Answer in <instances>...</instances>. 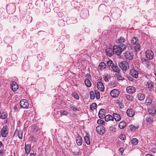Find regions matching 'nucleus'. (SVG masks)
Here are the masks:
<instances>
[{
	"mask_svg": "<svg viewBox=\"0 0 156 156\" xmlns=\"http://www.w3.org/2000/svg\"><path fill=\"white\" fill-rule=\"evenodd\" d=\"M60 113L61 115H69V112H68L61 110L60 111Z\"/></svg>",
	"mask_w": 156,
	"mask_h": 156,
	"instance_id": "nucleus-37",
	"label": "nucleus"
},
{
	"mask_svg": "<svg viewBox=\"0 0 156 156\" xmlns=\"http://www.w3.org/2000/svg\"><path fill=\"white\" fill-rule=\"evenodd\" d=\"M138 41V40L136 37H134L131 39V43L133 45L137 44Z\"/></svg>",
	"mask_w": 156,
	"mask_h": 156,
	"instance_id": "nucleus-25",
	"label": "nucleus"
},
{
	"mask_svg": "<svg viewBox=\"0 0 156 156\" xmlns=\"http://www.w3.org/2000/svg\"><path fill=\"white\" fill-rule=\"evenodd\" d=\"M97 123L99 124L104 125L105 123V121L102 119H99L97 121Z\"/></svg>",
	"mask_w": 156,
	"mask_h": 156,
	"instance_id": "nucleus-45",
	"label": "nucleus"
},
{
	"mask_svg": "<svg viewBox=\"0 0 156 156\" xmlns=\"http://www.w3.org/2000/svg\"><path fill=\"white\" fill-rule=\"evenodd\" d=\"M119 66L122 70L126 71L129 67V64L126 61H123L119 63Z\"/></svg>",
	"mask_w": 156,
	"mask_h": 156,
	"instance_id": "nucleus-1",
	"label": "nucleus"
},
{
	"mask_svg": "<svg viewBox=\"0 0 156 156\" xmlns=\"http://www.w3.org/2000/svg\"><path fill=\"white\" fill-rule=\"evenodd\" d=\"M130 72L131 75L133 77L135 78L138 77V73L135 69H131Z\"/></svg>",
	"mask_w": 156,
	"mask_h": 156,
	"instance_id": "nucleus-11",
	"label": "nucleus"
},
{
	"mask_svg": "<svg viewBox=\"0 0 156 156\" xmlns=\"http://www.w3.org/2000/svg\"><path fill=\"white\" fill-rule=\"evenodd\" d=\"M126 98L128 100L132 101L133 99V97L129 94H127L126 95Z\"/></svg>",
	"mask_w": 156,
	"mask_h": 156,
	"instance_id": "nucleus-36",
	"label": "nucleus"
},
{
	"mask_svg": "<svg viewBox=\"0 0 156 156\" xmlns=\"http://www.w3.org/2000/svg\"><path fill=\"white\" fill-rule=\"evenodd\" d=\"M9 132L8 127L6 126L3 127L1 130V135L3 137H6L8 134Z\"/></svg>",
	"mask_w": 156,
	"mask_h": 156,
	"instance_id": "nucleus-3",
	"label": "nucleus"
},
{
	"mask_svg": "<svg viewBox=\"0 0 156 156\" xmlns=\"http://www.w3.org/2000/svg\"><path fill=\"white\" fill-rule=\"evenodd\" d=\"M151 151L154 153H156V148H152L151 149Z\"/></svg>",
	"mask_w": 156,
	"mask_h": 156,
	"instance_id": "nucleus-51",
	"label": "nucleus"
},
{
	"mask_svg": "<svg viewBox=\"0 0 156 156\" xmlns=\"http://www.w3.org/2000/svg\"><path fill=\"white\" fill-rule=\"evenodd\" d=\"M105 51L107 55L110 57L112 56L114 53L113 49L112 50L110 48H107L106 49Z\"/></svg>",
	"mask_w": 156,
	"mask_h": 156,
	"instance_id": "nucleus-14",
	"label": "nucleus"
},
{
	"mask_svg": "<svg viewBox=\"0 0 156 156\" xmlns=\"http://www.w3.org/2000/svg\"><path fill=\"white\" fill-rule=\"evenodd\" d=\"M155 145L156 146V143H155Z\"/></svg>",
	"mask_w": 156,
	"mask_h": 156,
	"instance_id": "nucleus-62",
	"label": "nucleus"
},
{
	"mask_svg": "<svg viewBox=\"0 0 156 156\" xmlns=\"http://www.w3.org/2000/svg\"><path fill=\"white\" fill-rule=\"evenodd\" d=\"M20 105L22 108H27L29 106V103L26 100L23 99L20 101Z\"/></svg>",
	"mask_w": 156,
	"mask_h": 156,
	"instance_id": "nucleus-2",
	"label": "nucleus"
},
{
	"mask_svg": "<svg viewBox=\"0 0 156 156\" xmlns=\"http://www.w3.org/2000/svg\"><path fill=\"white\" fill-rule=\"evenodd\" d=\"M139 127V126L137 125V126H135L133 125H131L129 126V129L131 130H133L134 129H138Z\"/></svg>",
	"mask_w": 156,
	"mask_h": 156,
	"instance_id": "nucleus-31",
	"label": "nucleus"
},
{
	"mask_svg": "<svg viewBox=\"0 0 156 156\" xmlns=\"http://www.w3.org/2000/svg\"><path fill=\"white\" fill-rule=\"evenodd\" d=\"M15 153H14L13 154H11L10 156H15Z\"/></svg>",
	"mask_w": 156,
	"mask_h": 156,
	"instance_id": "nucleus-59",
	"label": "nucleus"
},
{
	"mask_svg": "<svg viewBox=\"0 0 156 156\" xmlns=\"http://www.w3.org/2000/svg\"><path fill=\"white\" fill-rule=\"evenodd\" d=\"M25 149L26 153L29 154L30 152V145L29 144H25Z\"/></svg>",
	"mask_w": 156,
	"mask_h": 156,
	"instance_id": "nucleus-22",
	"label": "nucleus"
},
{
	"mask_svg": "<svg viewBox=\"0 0 156 156\" xmlns=\"http://www.w3.org/2000/svg\"><path fill=\"white\" fill-rule=\"evenodd\" d=\"M146 156H153V155L151 154H146Z\"/></svg>",
	"mask_w": 156,
	"mask_h": 156,
	"instance_id": "nucleus-54",
	"label": "nucleus"
},
{
	"mask_svg": "<svg viewBox=\"0 0 156 156\" xmlns=\"http://www.w3.org/2000/svg\"><path fill=\"white\" fill-rule=\"evenodd\" d=\"M2 145V143L1 141H0V148L1 147Z\"/></svg>",
	"mask_w": 156,
	"mask_h": 156,
	"instance_id": "nucleus-55",
	"label": "nucleus"
},
{
	"mask_svg": "<svg viewBox=\"0 0 156 156\" xmlns=\"http://www.w3.org/2000/svg\"><path fill=\"white\" fill-rule=\"evenodd\" d=\"M152 102V99L150 97H148L146 100V103L147 105H150Z\"/></svg>",
	"mask_w": 156,
	"mask_h": 156,
	"instance_id": "nucleus-27",
	"label": "nucleus"
},
{
	"mask_svg": "<svg viewBox=\"0 0 156 156\" xmlns=\"http://www.w3.org/2000/svg\"><path fill=\"white\" fill-rule=\"evenodd\" d=\"M132 78H131V77H129L128 78V79H129V80H131V81H132Z\"/></svg>",
	"mask_w": 156,
	"mask_h": 156,
	"instance_id": "nucleus-56",
	"label": "nucleus"
},
{
	"mask_svg": "<svg viewBox=\"0 0 156 156\" xmlns=\"http://www.w3.org/2000/svg\"><path fill=\"white\" fill-rule=\"evenodd\" d=\"M138 140L136 138H133L131 140V143L134 145H136L138 143Z\"/></svg>",
	"mask_w": 156,
	"mask_h": 156,
	"instance_id": "nucleus-35",
	"label": "nucleus"
},
{
	"mask_svg": "<svg viewBox=\"0 0 156 156\" xmlns=\"http://www.w3.org/2000/svg\"><path fill=\"white\" fill-rule=\"evenodd\" d=\"M32 129L33 132H36L38 130V128L36 126H33Z\"/></svg>",
	"mask_w": 156,
	"mask_h": 156,
	"instance_id": "nucleus-48",
	"label": "nucleus"
},
{
	"mask_svg": "<svg viewBox=\"0 0 156 156\" xmlns=\"http://www.w3.org/2000/svg\"><path fill=\"white\" fill-rule=\"evenodd\" d=\"M147 122L150 123H151L153 122V119L151 117H148L146 119Z\"/></svg>",
	"mask_w": 156,
	"mask_h": 156,
	"instance_id": "nucleus-29",
	"label": "nucleus"
},
{
	"mask_svg": "<svg viewBox=\"0 0 156 156\" xmlns=\"http://www.w3.org/2000/svg\"><path fill=\"white\" fill-rule=\"evenodd\" d=\"M86 76L88 77H89V76H90V74H86Z\"/></svg>",
	"mask_w": 156,
	"mask_h": 156,
	"instance_id": "nucleus-58",
	"label": "nucleus"
},
{
	"mask_svg": "<svg viewBox=\"0 0 156 156\" xmlns=\"http://www.w3.org/2000/svg\"><path fill=\"white\" fill-rule=\"evenodd\" d=\"M17 132V130H16L15 131V133H16Z\"/></svg>",
	"mask_w": 156,
	"mask_h": 156,
	"instance_id": "nucleus-61",
	"label": "nucleus"
},
{
	"mask_svg": "<svg viewBox=\"0 0 156 156\" xmlns=\"http://www.w3.org/2000/svg\"><path fill=\"white\" fill-rule=\"evenodd\" d=\"M137 98L139 100H143L145 98V95L144 94L139 93L137 95Z\"/></svg>",
	"mask_w": 156,
	"mask_h": 156,
	"instance_id": "nucleus-23",
	"label": "nucleus"
},
{
	"mask_svg": "<svg viewBox=\"0 0 156 156\" xmlns=\"http://www.w3.org/2000/svg\"><path fill=\"white\" fill-rule=\"evenodd\" d=\"M95 92L96 95V98L97 99H99L100 97L99 92L97 90H95Z\"/></svg>",
	"mask_w": 156,
	"mask_h": 156,
	"instance_id": "nucleus-44",
	"label": "nucleus"
},
{
	"mask_svg": "<svg viewBox=\"0 0 156 156\" xmlns=\"http://www.w3.org/2000/svg\"><path fill=\"white\" fill-rule=\"evenodd\" d=\"M124 56L127 60H131L133 59V55L132 52L128 51L125 53Z\"/></svg>",
	"mask_w": 156,
	"mask_h": 156,
	"instance_id": "nucleus-7",
	"label": "nucleus"
},
{
	"mask_svg": "<svg viewBox=\"0 0 156 156\" xmlns=\"http://www.w3.org/2000/svg\"><path fill=\"white\" fill-rule=\"evenodd\" d=\"M155 76L156 77V71L154 73Z\"/></svg>",
	"mask_w": 156,
	"mask_h": 156,
	"instance_id": "nucleus-60",
	"label": "nucleus"
},
{
	"mask_svg": "<svg viewBox=\"0 0 156 156\" xmlns=\"http://www.w3.org/2000/svg\"><path fill=\"white\" fill-rule=\"evenodd\" d=\"M1 114V112H0V114Z\"/></svg>",
	"mask_w": 156,
	"mask_h": 156,
	"instance_id": "nucleus-63",
	"label": "nucleus"
},
{
	"mask_svg": "<svg viewBox=\"0 0 156 156\" xmlns=\"http://www.w3.org/2000/svg\"><path fill=\"white\" fill-rule=\"evenodd\" d=\"M142 62L144 64L146 63V62H147L148 61L146 59H142Z\"/></svg>",
	"mask_w": 156,
	"mask_h": 156,
	"instance_id": "nucleus-52",
	"label": "nucleus"
},
{
	"mask_svg": "<svg viewBox=\"0 0 156 156\" xmlns=\"http://www.w3.org/2000/svg\"><path fill=\"white\" fill-rule=\"evenodd\" d=\"M105 110L103 109H101L99 112L98 116L100 118L103 119L105 117Z\"/></svg>",
	"mask_w": 156,
	"mask_h": 156,
	"instance_id": "nucleus-15",
	"label": "nucleus"
},
{
	"mask_svg": "<svg viewBox=\"0 0 156 156\" xmlns=\"http://www.w3.org/2000/svg\"><path fill=\"white\" fill-rule=\"evenodd\" d=\"M84 82L85 85L88 87H90L91 86V83L90 80L87 79H86L85 80Z\"/></svg>",
	"mask_w": 156,
	"mask_h": 156,
	"instance_id": "nucleus-28",
	"label": "nucleus"
},
{
	"mask_svg": "<svg viewBox=\"0 0 156 156\" xmlns=\"http://www.w3.org/2000/svg\"><path fill=\"white\" fill-rule=\"evenodd\" d=\"M74 98L77 100H79V96L78 94L76 93H74L73 94Z\"/></svg>",
	"mask_w": 156,
	"mask_h": 156,
	"instance_id": "nucleus-43",
	"label": "nucleus"
},
{
	"mask_svg": "<svg viewBox=\"0 0 156 156\" xmlns=\"http://www.w3.org/2000/svg\"><path fill=\"white\" fill-rule=\"evenodd\" d=\"M119 151L121 152V153H123V151H124V149L123 148H120L119 149Z\"/></svg>",
	"mask_w": 156,
	"mask_h": 156,
	"instance_id": "nucleus-53",
	"label": "nucleus"
},
{
	"mask_svg": "<svg viewBox=\"0 0 156 156\" xmlns=\"http://www.w3.org/2000/svg\"><path fill=\"white\" fill-rule=\"evenodd\" d=\"M30 156H35L34 154L33 153H31L30 154Z\"/></svg>",
	"mask_w": 156,
	"mask_h": 156,
	"instance_id": "nucleus-57",
	"label": "nucleus"
},
{
	"mask_svg": "<svg viewBox=\"0 0 156 156\" xmlns=\"http://www.w3.org/2000/svg\"><path fill=\"white\" fill-rule=\"evenodd\" d=\"M126 90L128 93L132 94L134 93L136 90L135 87L132 86H129L127 87Z\"/></svg>",
	"mask_w": 156,
	"mask_h": 156,
	"instance_id": "nucleus-12",
	"label": "nucleus"
},
{
	"mask_svg": "<svg viewBox=\"0 0 156 156\" xmlns=\"http://www.w3.org/2000/svg\"><path fill=\"white\" fill-rule=\"evenodd\" d=\"M90 98L92 100L94 99L95 97V95L94 92L92 91H90Z\"/></svg>",
	"mask_w": 156,
	"mask_h": 156,
	"instance_id": "nucleus-41",
	"label": "nucleus"
},
{
	"mask_svg": "<svg viewBox=\"0 0 156 156\" xmlns=\"http://www.w3.org/2000/svg\"><path fill=\"white\" fill-rule=\"evenodd\" d=\"M146 87L149 89H152L153 87L152 82L150 80H149L147 82L146 84Z\"/></svg>",
	"mask_w": 156,
	"mask_h": 156,
	"instance_id": "nucleus-26",
	"label": "nucleus"
},
{
	"mask_svg": "<svg viewBox=\"0 0 156 156\" xmlns=\"http://www.w3.org/2000/svg\"><path fill=\"white\" fill-rule=\"evenodd\" d=\"M107 64L108 66L109 67H111V68L112 67V66L114 65L112 61L111 60H109L108 61H107Z\"/></svg>",
	"mask_w": 156,
	"mask_h": 156,
	"instance_id": "nucleus-38",
	"label": "nucleus"
},
{
	"mask_svg": "<svg viewBox=\"0 0 156 156\" xmlns=\"http://www.w3.org/2000/svg\"><path fill=\"white\" fill-rule=\"evenodd\" d=\"M146 56L147 59L151 60L154 57L153 53L150 50H147L146 51Z\"/></svg>",
	"mask_w": 156,
	"mask_h": 156,
	"instance_id": "nucleus-5",
	"label": "nucleus"
},
{
	"mask_svg": "<svg viewBox=\"0 0 156 156\" xmlns=\"http://www.w3.org/2000/svg\"><path fill=\"white\" fill-rule=\"evenodd\" d=\"M0 118L2 119H5L7 117V115L6 114H2L0 116Z\"/></svg>",
	"mask_w": 156,
	"mask_h": 156,
	"instance_id": "nucleus-46",
	"label": "nucleus"
},
{
	"mask_svg": "<svg viewBox=\"0 0 156 156\" xmlns=\"http://www.w3.org/2000/svg\"><path fill=\"white\" fill-rule=\"evenodd\" d=\"M108 75L106 76L105 77H103L104 80L106 82L108 81Z\"/></svg>",
	"mask_w": 156,
	"mask_h": 156,
	"instance_id": "nucleus-50",
	"label": "nucleus"
},
{
	"mask_svg": "<svg viewBox=\"0 0 156 156\" xmlns=\"http://www.w3.org/2000/svg\"><path fill=\"white\" fill-rule=\"evenodd\" d=\"M113 51L114 53L118 55H119L122 52V51L120 49L119 46L114 45L113 47Z\"/></svg>",
	"mask_w": 156,
	"mask_h": 156,
	"instance_id": "nucleus-4",
	"label": "nucleus"
},
{
	"mask_svg": "<svg viewBox=\"0 0 156 156\" xmlns=\"http://www.w3.org/2000/svg\"><path fill=\"white\" fill-rule=\"evenodd\" d=\"M105 120L107 122L111 120H113V116L110 115H106L105 117Z\"/></svg>",
	"mask_w": 156,
	"mask_h": 156,
	"instance_id": "nucleus-24",
	"label": "nucleus"
},
{
	"mask_svg": "<svg viewBox=\"0 0 156 156\" xmlns=\"http://www.w3.org/2000/svg\"><path fill=\"white\" fill-rule=\"evenodd\" d=\"M136 45L135 47V50L136 51H138L140 50V46L139 44H136Z\"/></svg>",
	"mask_w": 156,
	"mask_h": 156,
	"instance_id": "nucleus-42",
	"label": "nucleus"
},
{
	"mask_svg": "<svg viewBox=\"0 0 156 156\" xmlns=\"http://www.w3.org/2000/svg\"><path fill=\"white\" fill-rule=\"evenodd\" d=\"M148 112L150 115L152 116H155L156 114V110L153 108H149L148 110Z\"/></svg>",
	"mask_w": 156,
	"mask_h": 156,
	"instance_id": "nucleus-17",
	"label": "nucleus"
},
{
	"mask_svg": "<svg viewBox=\"0 0 156 156\" xmlns=\"http://www.w3.org/2000/svg\"><path fill=\"white\" fill-rule=\"evenodd\" d=\"M84 140L85 142L88 145L90 144V141L89 137L87 136H85L84 137Z\"/></svg>",
	"mask_w": 156,
	"mask_h": 156,
	"instance_id": "nucleus-33",
	"label": "nucleus"
},
{
	"mask_svg": "<svg viewBox=\"0 0 156 156\" xmlns=\"http://www.w3.org/2000/svg\"><path fill=\"white\" fill-rule=\"evenodd\" d=\"M113 119H114L115 120L117 121H119L121 119L120 116L118 114H113Z\"/></svg>",
	"mask_w": 156,
	"mask_h": 156,
	"instance_id": "nucleus-19",
	"label": "nucleus"
},
{
	"mask_svg": "<svg viewBox=\"0 0 156 156\" xmlns=\"http://www.w3.org/2000/svg\"><path fill=\"white\" fill-rule=\"evenodd\" d=\"M119 138L121 140H125L126 139V136L123 134H121L119 136Z\"/></svg>",
	"mask_w": 156,
	"mask_h": 156,
	"instance_id": "nucleus-39",
	"label": "nucleus"
},
{
	"mask_svg": "<svg viewBox=\"0 0 156 156\" xmlns=\"http://www.w3.org/2000/svg\"><path fill=\"white\" fill-rule=\"evenodd\" d=\"M125 39L122 37H121L118 40V41L120 43H122L125 41Z\"/></svg>",
	"mask_w": 156,
	"mask_h": 156,
	"instance_id": "nucleus-40",
	"label": "nucleus"
},
{
	"mask_svg": "<svg viewBox=\"0 0 156 156\" xmlns=\"http://www.w3.org/2000/svg\"><path fill=\"white\" fill-rule=\"evenodd\" d=\"M126 113L127 115L130 117H133L135 114V112L132 109H128Z\"/></svg>",
	"mask_w": 156,
	"mask_h": 156,
	"instance_id": "nucleus-13",
	"label": "nucleus"
},
{
	"mask_svg": "<svg viewBox=\"0 0 156 156\" xmlns=\"http://www.w3.org/2000/svg\"><path fill=\"white\" fill-rule=\"evenodd\" d=\"M96 107L97 104L95 103H93L90 106V109L93 111L95 109Z\"/></svg>",
	"mask_w": 156,
	"mask_h": 156,
	"instance_id": "nucleus-34",
	"label": "nucleus"
},
{
	"mask_svg": "<svg viewBox=\"0 0 156 156\" xmlns=\"http://www.w3.org/2000/svg\"><path fill=\"white\" fill-rule=\"evenodd\" d=\"M110 94L112 97L116 98L119 95V91L117 89H114L111 91Z\"/></svg>",
	"mask_w": 156,
	"mask_h": 156,
	"instance_id": "nucleus-6",
	"label": "nucleus"
},
{
	"mask_svg": "<svg viewBox=\"0 0 156 156\" xmlns=\"http://www.w3.org/2000/svg\"><path fill=\"white\" fill-rule=\"evenodd\" d=\"M118 79V80H124V78L122 77L120 75H119L117 76Z\"/></svg>",
	"mask_w": 156,
	"mask_h": 156,
	"instance_id": "nucleus-47",
	"label": "nucleus"
},
{
	"mask_svg": "<svg viewBox=\"0 0 156 156\" xmlns=\"http://www.w3.org/2000/svg\"><path fill=\"white\" fill-rule=\"evenodd\" d=\"M17 135L19 138L22 139L23 138V133L21 130L17 131Z\"/></svg>",
	"mask_w": 156,
	"mask_h": 156,
	"instance_id": "nucleus-32",
	"label": "nucleus"
},
{
	"mask_svg": "<svg viewBox=\"0 0 156 156\" xmlns=\"http://www.w3.org/2000/svg\"><path fill=\"white\" fill-rule=\"evenodd\" d=\"M118 46L122 51L125 50L126 47V45L124 44H120Z\"/></svg>",
	"mask_w": 156,
	"mask_h": 156,
	"instance_id": "nucleus-30",
	"label": "nucleus"
},
{
	"mask_svg": "<svg viewBox=\"0 0 156 156\" xmlns=\"http://www.w3.org/2000/svg\"><path fill=\"white\" fill-rule=\"evenodd\" d=\"M126 125V123L123 121L120 122L119 124V126L120 129H124Z\"/></svg>",
	"mask_w": 156,
	"mask_h": 156,
	"instance_id": "nucleus-21",
	"label": "nucleus"
},
{
	"mask_svg": "<svg viewBox=\"0 0 156 156\" xmlns=\"http://www.w3.org/2000/svg\"><path fill=\"white\" fill-rule=\"evenodd\" d=\"M76 143L78 145L80 146L82 145V140L80 136H78L76 137Z\"/></svg>",
	"mask_w": 156,
	"mask_h": 156,
	"instance_id": "nucleus-16",
	"label": "nucleus"
},
{
	"mask_svg": "<svg viewBox=\"0 0 156 156\" xmlns=\"http://www.w3.org/2000/svg\"><path fill=\"white\" fill-rule=\"evenodd\" d=\"M11 85L12 86V89L14 91H16L18 89V85L16 82L13 81L11 83Z\"/></svg>",
	"mask_w": 156,
	"mask_h": 156,
	"instance_id": "nucleus-10",
	"label": "nucleus"
},
{
	"mask_svg": "<svg viewBox=\"0 0 156 156\" xmlns=\"http://www.w3.org/2000/svg\"><path fill=\"white\" fill-rule=\"evenodd\" d=\"M70 108L72 109L73 111L75 112H76L78 111V110L77 108L75 107L74 106H70Z\"/></svg>",
	"mask_w": 156,
	"mask_h": 156,
	"instance_id": "nucleus-49",
	"label": "nucleus"
},
{
	"mask_svg": "<svg viewBox=\"0 0 156 156\" xmlns=\"http://www.w3.org/2000/svg\"><path fill=\"white\" fill-rule=\"evenodd\" d=\"M96 130L100 134H103L105 132V128L102 126H98L96 128Z\"/></svg>",
	"mask_w": 156,
	"mask_h": 156,
	"instance_id": "nucleus-8",
	"label": "nucleus"
},
{
	"mask_svg": "<svg viewBox=\"0 0 156 156\" xmlns=\"http://www.w3.org/2000/svg\"><path fill=\"white\" fill-rule=\"evenodd\" d=\"M106 65L104 62H101L99 65L98 68L100 70H102L106 68Z\"/></svg>",
	"mask_w": 156,
	"mask_h": 156,
	"instance_id": "nucleus-20",
	"label": "nucleus"
},
{
	"mask_svg": "<svg viewBox=\"0 0 156 156\" xmlns=\"http://www.w3.org/2000/svg\"><path fill=\"white\" fill-rule=\"evenodd\" d=\"M111 68L113 71L115 72L119 73L120 71L119 68L117 66L114 65L112 66Z\"/></svg>",
	"mask_w": 156,
	"mask_h": 156,
	"instance_id": "nucleus-18",
	"label": "nucleus"
},
{
	"mask_svg": "<svg viewBox=\"0 0 156 156\" xmlns=\"http://www.w3.org/2000/svg\"><path fill=\"white\" fill-rule=\"evenodd\" d=\"M97 88L100 91L103 92L105 90V87L102 82H98L97 83Z\"/></svg>",
	"mask_w": 156,
	"mask_h": 156,
	"instance_id": "nucleus-9",
	"label": "nucleus"
}]
</instances>
